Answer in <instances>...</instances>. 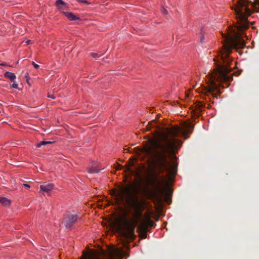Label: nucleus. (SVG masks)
Segmentation results:
<instances>
[{
    "label": "nucleus",
    "mask_w": 259,
    "mask_h": 259,
    "mask_svg": "<svg viewBox=\"0 0 259 259\" xmlns=\"http://www.w3.org/2000/svg\"><path fill=\"white\" fill-rule=\"evenodd\" d=\"M183 126V129L177 125L155 130L154 137L149 139L147 145L142 149V152L148 156L152 155L155 158V167L157 172L151 182L154 192L160 190V182L165 179L162 176L160 180H159V175L164 172L169 176L177 174V166L168 160L169 157L175 155L183 144L176 137L182 135L185 139H187L189 138L187 134H191L194 128L193 125L187 122H184Z\"/></svg>",
    "instance_id": "f257e3e1"
},
{
    "label": "nucleus",
    "mask_w": 259,
    "mask_h": 259,
    "mask_svg": "<svg viewBox=\"0 0 259 259\" xmlns=\"http://www.w3.org/2000/svg\"><path fill=\"white\" fill-rule=\"evenodd\" d=\"M222 35L224 39L222 41L223 49L220 52L221 61H217L215 58L213 59L216 68L213 69V71L209 73L208 85L204 87L202 90L204 95L208 96L211 94L212 98H217L220 92V87L228 88L229 86V83L233 80L232 74H229L232 70V68L229 67L232 62V59L229 56L232 52V48H243L245 46L244 40L237 34L235 36Z\"/></svg>",
    "instance_id": "f03ea898"
},
{
    "label": "nucleus",
    "mask_w": 259,
    "mask_h": 259,
    "mask_svg": "<svg viewBox=\"0 0 259 259\" xmlns=\"http://www.w3.org/2000/svg\"><path fill=\"white\" fill-rule=\"evenodd\" d=\"M111 195L115 197L116 204L120 210H122L124 208L130 206L135 210L134 221L127 219L125 215L123 218L122 225L120 226L121 235L127 244L133 241L136 237L135 229L137 221L142 216L140 212L141 206L137 200L136 196L132 193L130 188L120 187L118 191L113 190Z\"/></svg>",
    "instance_id": "7ed1b4c3"
},
{
    "label": "nucleus",
    "mask_w": 259,
    "mask_h": 259,
    "mask_svg": "<svg viewBox=\"0 0 259 259\" xmlns=\"http://www.w3.org/2000/svg\"><path fill=\"white\" fill-rule=\"evenodd\" d=\"M237 20L236 29L243 30L248 28L247 18L251 15V11L245 5V2L240 0L234 9Z\"/></svg>",
    "instance_id": "20e7f679"
},
{
    "label": "nucleus",
    "mask_w": 259,
    "mask_h": 259,
    "mask_svg": "<svg viewBox=\"0 0 259 259\" xmlns=\"http://www.w3.org/2000/svg\"><path fill=\"white\" fill-rule=\"evenodd\" d=\"M78 219V217L76 214L67 213L64 215L62 224H64L65 228L71 229Z\"/></svg>",
    "instance_id": "39448f33"
},
{
    "label": "nucleus",
    "mask_w": 259,
    "mask_h": 259,
    "mask_svg": "<svg viewBox=\"0 0 259 259\" xmlns=\"http://www.w3.org/2000/svg\"><path fill=\"white\" fill-rule=\"evenodd\" d=\"M54 186L52 183H45L40 186V191L49 193L54 189Z\"/></svg>",
    "instance_id": "423d86ee"
},
{
    "label": "nucleus",
    "mask_w": 259,
    "mask_h": 259,
    "mask_svg": "<svg viewBox=\"0 0 259 259\" xmlns=\"http://www.w3.org/2000/svg\"><path fill=\"white\" fill-rule=\"evenodd\" d=\"M204 105L200 102H198L195 105V109H193L192 112L196 116L199 117L200 112L202 111V108Z\"/></svg>",
    "instance_id": "0eeeda50"
},
{
    "label": "nucleus",
    "mask_w": 259,
    "mask_h": 259,
    "mask_svg": "<svg viewBox=\"0 0 259 259\" xmlns=\"http://www.w3.org/2000/svg\"><path fill=\"white\" fill-rule=\"evenodd\" d=\"M138 229L140 232V236L142 238H146L147 237V233L148 231V229H146V227L144 225H140Z\"/></svg>",
    "instance_id": "6e6552de"
},
{
    "label": "nucleus",
    "mask_w": 259,
    "mask_h": 259,
    "mask_svg": "<svg viewBox=\"0 0 259 259\" xmlns=\"http://www.w3.org/2000/svg\"><path fill=\"white\" fill-rule=\"evenodd\" d=\"M140 225H144L146 227V229H148V227H153L156 225V224L149 218H147Z\"/></svg>",
    "instance_id": "1a4fd4ad"
},
{
    "label": "nucleus",
    "mask_w": 259,
    "mask_h": 259,
    "mask_svg": "<svg viewBox=\"0 0 259 259\" xmlns=\"http://www.w3.org/2000/svg\"><path fill=\"white\" fill-rule=\"evenodd\" d=\"M64 15L71 21L78 20L79 18L71 12H63Z\"/></svg>",
    "instance_id": "9d476101"
},
{
    "label": "nucleus",
    "mask_w": 259,
    "mask_h": 259,
    "mask_svg": "<svg viewBox=\"0 0 259 259\" xmlns=\"http://www.w3.org/2000/svg\"><path fill=\"white\" fill-rule=\"evenodd\" d=\"M11 200L5 197H0V203L5 206H9L11 204Z\"/></svg>",
    "instance_id": "9b49d317"
},
{
    "label": "nucleus",
    "mask_w": 259,
    "mask_h": 259,
    "mask_svg": "<svg viewBox=\"0 0 259 259\" xmlns=\"http://www.w3.org/2000/svg\"><path fill=\"white\" fill-rule=\"evenodd\" d=\"M4 76L12 81H13L16 78L14 73L8 71L5 73Z\"/></svg>",
    "instance_id": "f8f14e48"
},
{
    "label": "nucleus",
    "mask_w": 259,
    "mask_h": 259,
    "mask_svg": "<svg viewBox=\"0 0 259 259\" xmlns=\"http://www.w3.org/2000/svg\"><path fill=\"white\" fill-rule=\"evenodd\" d=\"M157 126V122L155 120H153L148 122V124L146 126V130L149 131L152 127H154Z\"/></svg>",
    "instance_id": "ddd939ff"
},
{
    "label": "nucleus",
    "mask_w": 259,
    "mask_h": 259,
    "mask_svg": "<svg viewBox=\"0 0 259 259\" xmlns=\"http://www.w3.org/2000/svg\"><path fill=\"white\" fill-rule=\"evenodd\" d=\"M56 5L59 9H62L61 6L66 7L65 3L62 0H57Z\"/></svg>",
    "instance_id": "4468645a"
},
{
    "label": "nucleus",
    "mask_w": 259,
    "mask_h": 259,
    "mask_svg": "<svg viewBox=\"0 0 259 259\" xmlns=\"http://www.w3.org/2000/svg\"><path fill=\"white\" fill-rule=\"evenodd\" d=\"M53 143H54V142H51V141H41L40 143H39L37 145V147H40L41 146L46 145H47V144H52Z\"/></svg>",
    "instance_id": "2eb2a0df"
},
{
    "label": "nucleus",
    "mask_w": 259,
    "mask_h": 259,
    "mask_svg": "<svg viewBox=\"0 0 259 259\" xmlns=\"http://www.w3.org/2000/svg\"><path fill=\"white\" fill-rule=\"evenodd\" d=\"M100 171V169H97L95 167H91L88 170V172L91 174L98 173Z\"/></svg>",
    "instance_id": "dca6fc26"
},
{
    "label": "nucleus",
    "mask_w": 259,
    "mask_h": 259,
    "mask_svg": "<svg viewBox=\"0 0 259 259\" xmlns=\"http://www.w3.org/2000/svg\"><path fill=\"white\" fill-rule=\"evenodd\" d=\"M161 12L164 15H167L168 14L167 11L164 8H162Z\"/></svg>",
    "instance_id": "f3484780"
},
{
    "label": "nucleus",
    "mask_w": 259,
    "mask_h": 259,
    "mask_svg": "<svg viewBox=\"0 0 259 259\" xmlns=\"http://www.w3.org/2000/svg\"><path fill=\"white\" fill-rule=\"evenodd\" d=\"M12 87L14 88V89H18V85L17 83H15V82H14L12 85Z\"/></svg>",
    "instance_id": "a211bd4d"
},
{
    "label": "nucleus",
    "mask_w": 259,
    "mask_h": 259,
    "mask_svg": "<svg viewBox=\"0 0 259 259\" xmlns=\"http://www.w3.org/2000/svg\"><path fill=\"white\" fill-rule=\"evenodd\" d=\"M32 64L33 65L34 67L36 69H38L39 67V66L38 64L35 63L34 62H32Z\"/></svg>",
    "instance_id": "6ab92c4d"
},
{
    "label": "nucleus",
    "mask_w": 259,
    "mask_h": 259,
    "mask_svg": "<svg viewBox=\"0 0 259 259\" xmlns=\"http://www.w3.org/2000/svg\"><path fill=\"white\" fill-rule=\"evenodd\" d=\"M91 56L93 58H96V57H99L98 56V54L97 53H91Z\"/></svg>",
    "instance_id": "aec40b11"
},
{
    "label": "nucleus",
    "mask_w": 259,
    "mask_h": 259,
    "mask_svg": "<svg viewBox=\"0 0 259 259\" xmlns=\"http://www.w3.org/2000/svg\"><path fill=\"white\" fill-rule=\"evenodd\" d=\"M204 39V37L203 34H201V37H200V41L201 42H203V40Z\"/></svg>",
    "instance_id": "412c9836"
},
{
    "label": "nucleus",
    "mask_w": 259,
    "mask_h": 259,
    "mask_svg": "<svg viewBox=\"0 0 259 259\" xmlns=\"http://www.w3.org/2000/svg\"><path fill=\"white\" fill-rule=\"evenodd\" d=\"M79 2H80L81 3H83L84 4H89V3L87 1H84V0H78Z\"/></svg>",
    "instance_id": "4be33fe9"
},
{
    "label": "nucleus",
    "mask_w": 259,
    "mask_h": 259,
    "mask_svg": "<svg viewBox=\"0 0 259 259\" xmlns=\"http://www.w3.org/2000/svg\"><path fill=\"white\" fill-rule=\"evenodd\" d=\"M48 97L49 98H52V99H55V97L54 95H49H49H48Z\"/></svg>",
    "instance_id": "5701e85b"
},
{
    "label": "nucleus",
    "mask_w": 259,
    "mask_h": 259,
    "mask_svg": "<svg viewBox=\"0 0 259 259\" xmlns=\"http://www.w3.org/2000/svg\"><path fill=\"white\" fill-rule=\"evenodd\" d=\"M23 185L27 188H29L30 187V185L27 184H24Z\"/></svg>",
    "instance_id": "b1692460"
},
{
    "label": "nucleus",
    "mask_w": 259,
    "mask_h": 259,
    "mask_svg": "<svg viewBox=\"0 0 259 259\" xmlns=\"http://www.w3.org/2000/svg\"><path fill=\"white\" fill-rule=\"evenodd\" d=\"M241 71L235 72L234 74L236 75H239L240 74Z\"/></svg>",
    "instance_id": "393cba45"
},
{
    "label": "nucleus",
    "mask_w": 259,
    "mask_h": 259,
    "mask_svg": "<svg viewBox=\"0 0 259 259\" xmlns=\"http://www.w3.org/2000/svg\"><path fill=\"white\" fill-rule=\"evenodd\" d=\"M30 40H27L26 41V44L27 45H28L30 44Z\"/></svg>",
    "instance_id": "a878e982"
},
{
    "label": "nucleus",
    "mask_w": 259,
    "mask_h": 259,
    "mask_svg": "<svg viewBox=\"0 0 259 259\" xmlns=\"http://www.w3.org/2000/svg\"><path fill=\"white\" fill-rule=\"evenodd\" d=\"M121 167V165H118V167L117 168V169H120Z\"/></svg>",
    "instance_id": "bb28decb"
},
{
    "label": "nucleus",
    "mask_w": 259,
    "mask_h": 259,
    "mask_svg": "<svg viewBox=\"0 0 259 259\" xmlns=\"http://www.w3.org/2000/svg\"><path fill=\"white\" fill-rule=\"evenodd\" d=\"M210 107H211V106L210 105H208L207 108H210Z\"/></svg>",
    "instance_id": "cd10ccee"
},
{
    "label": "nucleus",
    "mask_w": 259,
    "mask_h": 259,
    "mask_svg": "<svg viewBox=\"0 0 259 259\" xmlns=\"http://www.w3.org/2000/svg\"><path fill=\"white\" fill-rule=\"evenodd\" d=\"M1 65H3V66H4L5 65V64L4 63H1Z\"/></svg>",
    "instance_id": "c85d7f7f"
}]
</instances>
